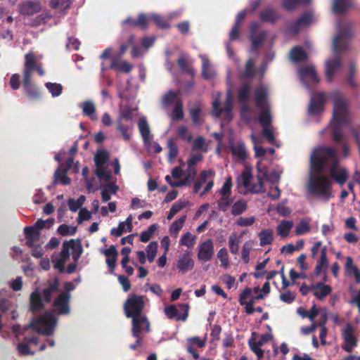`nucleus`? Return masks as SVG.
Masks as SVG:
<instances>
[{
  "label": "nucleus",
  "mask_w": 360,
  "mask_h": 360,
  "mask_svg": "<svg viewBox=\"0 0 360 360\" xmlns=\"http://www.w3.org/2000/svg\"><path fill=\"white\" fill-rule=\"evenodd\" d=\"M353 37L350 25L347 24L341 26L338 25V33L334 37L333 43V49L335 55H339L341 52L346 51L348 47L349 40Z\"/></svg>",
  "instance_id": "39448f33"
},
{
  "label": "nucleus",
  "mask_w": 360,
  "mask_h": 360,
  "mask_svg": "<svg viewBox=\"0 0 360 360\" xmlns=\"http://www.w3.org/2000/svg\"><path fill=\"white\" fill-rule=\"evenodd\" d=\"M131 335L133 337H139L142 332L148 333L150 322L145 314L131 317Z\"/></svg>",
  "instance_id": "6e6552de"
},
{
  "label": "nucleus",
  "mask_w": 360,
  "mask_h": 360,
  "mask_svg": "<svg viewBox=\"0 0 360 360\" xmlns=\"http://www.w3.org/2000/svg\"><path fill=\"white\" fill-rule=\"evenodd\" d=\"M311 0H283L282 7L288 11L295 10L298 6H308L311 4Z\"/></svg>",
  "instance_id": "c9c22d12"
},
{
  "label": "nucleus",
  "mask_w": 360,
  "mask_h": 360,
  "mask_svg": "<svg viewBox=\"0 0 360 360\" xmlns=\"http://www.w3.org/2000/svg\"><path fill=\"white\" fill-rule=\"evenodd\" d=\"M193 266L194 261L191 258L189 252L184 253L176 263V268L184 274L193 269Z\"/></svg>",
  "instance_id": "f3484780"
},
{
  "label": "nucleus",
  "mask_w": 360,
  "mask_h": 360,
  "mask_svg": "<svg viewBox=\"0 0 360 360\" xmlns=\"http://www.w3.org/2000/svg\"><path fill=\"white\" fill-rule=\"evenodd\" d=\"M133 68L132 65L126 60H118L116 58H112L110 65V69L117 70L124 73H129Z\"/></svg>",
  "instance_id": "c756f323"
},
{
  "label": "nucleus",
  "mask_w": 360,
  "mask_h": 360,
  "mask_svg": "<svg viewBox=\"0 0 360 360\" xmlns=\"http://www.w3.org/2000/svg\"><path fill=\"white\" fill-rule=\"evenodd\" d=\"M70 250H72V256L74 262H77L83 252V248L79 240H70Z\"/></svg>",
  "instance_id": "4c0bfd02"
},
{
  "label": "nucleus",
  "mask_w": 360,
  "mask_h": 360,
  "mask_svg": "<svg viewBox=\"0 0 360 360\" xmlns=\"http://www.w3.org/2000/svg\"><path fill=\"white\" fill-rule=\"evenodd\" d=\"M34 71H37L39 76L45 74L41 65L37 62L35 55L30 52L25 55L22 86L25 94L30 98L37 100L40 97V91L39 88L32 83V74Z\"/></svg>",
  "instance_id": "7ed1b4c3"
},
{
  "label": "nucleus",
  "mask_w": 360,
  "mask_h": 360,
  "mask_svg": "<svg viewBox=\"0 0 360 360\" xmlns=\"http://www.w3.org/2000/svg\"><path fill=\"white\" fill-rule=\"evenodd\" d=\"M314 295L319 300H322L332 292V288L325 285L323 282H319L311 285Z\"/></svg>",
  "instance_id": "4be33fe9"
},
{
  "label": "nucleus",
  "mask_w": 360,
  "mask_h": 360,
  "mask_svg": "<svg viewBox=\"0 0 360 360\" xmlns=\"http://www.w3.org/2000/svg\"><path fill=\"white\" fill-rule=\"evenodd\" d=\"M181 310L184 311L182 314L179 313V310L174 304H170L165 308V314L169 319H176L177 321H185L188 316L189 306L188 304H181L179 305Z\"/></svg>",
  "instance_id": "9d476101"
},
{
  "label": "nucleus",
  "mask_w": 360,
  "mask_h": 360,
  "mask_svg": "<svg viewBox=\"0 0 360 360\" xmlns=\"http://www.w3.org/2000/svg\"><path fill=\"white\" fill-rule=\"evenodd\" d=\"M150 20V15H148L145 13H139L136 19L137 27L141 30H145L148 27V22Z\"/></svg>",
  "instance_id": "8fccbe9b"
},
{
  "label": "nucleus",
  "mask_w": 360,
  "mask_h": 360,
  "mask_svg": "<svg viewBox=\"0 0 360 360\" xmlns=\"http://www.w3.org/2000/svg\"><path fill=\"white\" fill-rule=\"evenodd\" d=\"M177 63H178V65H179V69L184 72H186L188 75H190L191 76L193 77L194 75H195V70L194 69L189 65V63H188L187 60L184 58V57H181L178 59V61H177Z\"/></svg>",
  "instance_id": "c03bdc74"
},
{
  "label": "nucleus",
  "mask_w": 360,
  "mask_h": 360,
  "mask_svg": "<svg viewBox=\"0 0 360 360\" xmlns=\"http://www.w3.org/2000/svg\"><path fill=\"white\" fill-rule=\"evenodd\" d=\"M229 246L230 249V252L236 255L239 250V240L237 238L236 234H232L229 238Z\"/></svg>",
  "instance_id": "5fc2aeb1"
},
{
  "label": "nucleus",
  "mask_w": 360,
  "mask_h": 360,
  "mask_svg": "<svg viewBox=\"0 0 360 360\" xmlns=\"http://www.w3.org/2000/svg\"><path fill=\"white\" fill-rule=\"evenodd\" d=\"M41 10V4L39 1H24L19 5V11L21 15H33Z\"/></svg>",
  "instance_id": "f8f14e48"
},
{
  "label": "nucleus",
  "mask_w": 360,
  "mask_h": 360,
  "mask_svg": "<svg viewBox=\"0 0 360 360\" xmlns=\"http://www.w3.org/2000/svg\"><path fill=\"white\" fill-rule=\"evenodd\" d=\"M95 174L101 179H104L105 181H109L111 178V172L110 171H107L104 166L102 167H96L95 170Z\"/></svg>",
  "instance_id": "338daca9"
},
{
  "label": "nucleus",
  "mask_w": 360,
  "mask_h": 360,
  "mask_svg": "<svg viewBox=\"0 0 360 360\" xmlns=\"http://www.w3.org/2000/svg\"><path fill=\"white\" fill-rule=\"evenodd\" d=\"M158 249V243L155 241L150 242L146 248L147 259L149 262H153L155 258Z\"/></svg>",
  "instance_id": "3c124183"
},
{
  "label": "nucleus",
  "mask_w": 360,
  "mask_h": 360,
  "mask_svg": "<svg viewBox=\"0 0 360 360\" xmlns=\"http://www.w3.org/2000/svg\"><path fill=\"white\" fill-rule=\"evenodd\" d=\"M138 127L143 142L145 143H148L151 139V136L150 128L146 119L144 117L140 119L138 123Z\"/></svg>",
  "instance_id": "72a5a7b5"
},
{
  "label": "nucleus",
  "mask_w": 360,
  "mask_h": 360,
  "mask_svg": "<svg viewBox=\"0 0 360 360\" xmlns=\"http://www.w3.org/2000/svg\"><path fill=\"white\" fill-rule=\"evenodd\" d=\"M178 136L179 138L186 142H191L193 136L191 133L188 132V128L185 125L180 126L177 129Z\"/></svg>",
  "instance_id": "13d9d810"
},
{
  "label": "nucleus",
  "mask_w": 360,
  "mask_h": 360,
  "mask_svg": "<svg viewBox=\"0 0 360 360\" xmlns=\"http://www.w3.org/2000/svg\"><path fill=\"white\" fill-rule=\"evenodd\" d=\"M45 86L51 94L53 97L59 96L62 94L63 86L60 84L46 82Z\"/></svg>",
  "instance_id": "49530a36"
},
{
  "label": "nucleus",
  "mask_w": 360,
  "mask_h": 360,
  "mask_svg": "<svg viewBox=\"0 0 360 360\" xmlns=\"http://www.w3.org/2000/svg\"><path fill=\"white\" fill-rule=\"evenodd\" d=\"M70 0H51L50 6L55 9H68L70 7Z\"/></svg>",
  "instance_id": "864d4df0"
},
{
  "label": "nucleus",
  "mask_w": 360,
  "mask_h": 360,
  "mask_svg": "<svg viewBox=\"0 0 360 360\" xmlns=\"http://www.w3.org/2000/svg\"><path fill=\"white\" fill-rule=\"evenodd\" d=\"M256 75L255 62L252 59H249L245 64V71L243 73V78L252 79Z\"/></svg>",
  "instance_id": "37998d69"
},
{
  "label": "nucleus",
  "mask_w": 360,
  "mask_h": 360,
  "mask_svg": "<svg viewBox=\"0 0 360 360\" xmlns=\"http://www.w3.org/2000/svg\"><path fill=\"white\" fill-rule=\"evenodd\" d=\"M68 172L63 170V166L59 167L54 172L53 184L55 185L60 181L63 185H69L71 179L67 176Z\"/></svg>",
  "instance_id": "473e14b6"
},
{
  "label": "nucleus",
  "mask_w": 360,
  "mask_h": 360,
  "mask_svg": "<svg viewBox=\"0 0 360 360\" xmlns=\"http://www.w3.org/2000/svg\"><path fill=\"white\" fill-rule=\"evenodd\" d=\"M117 119L132 123V109L129 107H127L124 108V109L120 110Z\"/></svg>",
  "instance_id": "6e6d98bb"
},
{
  "label": "nucleus",
  "mask_w": 360,
  "mask_h": 360,
  "mask_svg": "<svg viewBox=\"0 0 360 360\" xmlns=\"http://www.w3.org/2000/svg\"><path fill=\"white\" fill-rule=\"evenodd\" d=\"M109 160V153L106 150H98L94 155V162L96 167H102Z\"/></svg>",
  "instance_id": "58836bf2"
},
{
  "label": "nucleus",
  "mask_w": 360,
  "mask_h": 360,
  "mask_svg": "<svg viewBox=\"0 0 360 360\" xmlns=\"http://www.w3.org/2000/svg\"><path fill=\"white\" fill-rule=\"evenodd\" d=\"M313 16L311 13L305 12L300 15L299 18L297 19L293 25L294 30L297 32L299 31L300 27L303 26H307L309 25L312 20Z\"/></svg>",
  "instance_id": "e433bc0d"
},
{
  "label": "nucleus",
  "mask_w": 360,
  "mask_h": 360,
  "mask_svg": "<svg viewBox=\"0 0 360 360\" xmlns=\"http://www.w3.org/2000/svg\"><path fill=\"white\" fill-rule=\"evenodd\" d=\"M82 109L84 115L89 117L91 120L96 121L98 120L96 115V106L91 101H86L79 105Z\"/></svg>",
  "instance_id": "2f4dec72"
},
{
  "label": "nucleus",
  "mask_w": 360,
  "mask_h": 360,
  "mask_svg": "<svg viewBox=\"0 0 360 360\" xmlns=\"http://www.w3.org/2000/svg\"><path fill=\"white\" fill-rule=\"evenodd\" d=\"M179 91H174L172 89L169 90L165 93L161 98V104L163 108H167L172 104L176 105V103L179 100H181L179 97Z\"/></svg>",
  "instance_id": "5701e85b"
},
{
  "label": "nucleus",
  "mask_w": 360,
  "mask_h": 360,
  "mask_svg": "<svg viewBox=\"0 0 360 360\" xmlns=\"http://www.w3.org/2000/svg\"><path fill=\"white\" fill-rule=\"evenodd\" d=\"M259 236L262 246L271 244L274 240L273 231L271 229L263 230L259 233Z\"/></svg>",
  "instance_id": "79ce46f5"
},
{
  "label": "nucleus",
  "mask_w": 360,
  "mask_h": 360,
  "mask_svg": "<svg viewBox=\"0 0 360 360\" xmlns=\"http://www.w3.org/2000/svg\"><path fill=\"white\" fill-rule=\"evenodd\" d=\"M267 36L266 31H261L258 34L250 35V39L252 41L251 49L256 51L264 42Z\"/></svg>",
  "instance_id": "f704fd0d"
},
{
  "label": "nucleus",
  "mask_w": 360,
  "mask_h": 360,
  "mask_svg": "<svg viewBox=\"0 0 360 360\" xmlns=\"http://www.w3.org/2000/svg\"><path fill=\"white\" fill-rule=\"evenodd\" d=\"M353 6L352 0H333V11L336 14L342 15Z\"/></svg>",
  "instance_id": "cd10ccee"
},
{
  "label": "nucleus",
  "mask_w": 360,
  "mask_h": 360,
  "mask_svg": "<svg viewBox=\"0 0 360 360\" xmlns=\"http://www.w3.org/2000/svg\"><path fill=\"white\" fill-rule=\"evenodd\" d=\"M281 18L278 10L273 7H267L259 13V19L263 22L275 24Z\"/></svg>",
  "instance_id": "2eb2a0df"
},
{
  "label": "nucleus",
  "mask_w": 360,
  "mask_h": 360,
  "mask_svg": "<svg viewBox=\"0 0 360 360\" xmlns=\"http://www.w3.org/2000/svg\"><path fill=\"white\" fill-rule=\"evenodd\" d=\"M167 147L169 148L168 160L172 162L178 156L179 148L175 142L171 139L167 141Z\"/></svg>",
  "instance_id": "09e8293b"
},
{
  "label": "nucleus",
  "mask_w": 360,
  "mask_h": 360,
  "mask_svg": "<svg viewBox=\"0 0 360 360\" xmlns=\"http://www.w3.org/2000/svg\"><path fill=\"white\" fill-rule=\"evenodd\" d=\"M57 324V319L51 311H46L43 315L34 320L29 326L24 327L25 330L32 328L39 333L46 336H50L53 334L54 328Z\"/></svg>",
  "instance_id": "20e7f679"
},
{
  "label": "nucleus",
  "mask_w": 360,
  "mask_h": 360,
  "mask_svg": "<svg viewBox=\"0 0 360 360\" xmlns=\"http://www.w3.org/2000/svg\"><path fill=\"white\" fill-rule=\"evenodd\" d=\"M252 249V243L247 241L244 243L242 248V259L245 264H248L250 261V252Z\"/></svg>",
  "instance_id": "69168bd1"
},
{
  "label": "nucleus",
  "mask_w": 360,
  "mask_h": 360,
  "mask_svg": "<svg viewBox=\"0 0 360 360\" xmlns=\"http://www.w3.org/2000/svg\"><path fill=\"white\" fill-rule=\"evenodd\" d=\"M202 76L205 79L213 77V72L210 70V61L205 58L202 60Z\"/></svg>",
  "instance_id": "bf43d9fd"
},
{
  "label": "nucleus",
  "mask_w": 360,
  "mask_h": 360,
  "mask_svg": "<svg viewBox=\"0 0 360 360\" xmlns=\"http://www.w3.org/2000/svg\"><path fill=\"white\" fill-rule=\"evenodd\" d=\"M70 294L63 292L53 302V307L59 315H68L70 312Z\"/></svg>",
  "instance_id": "1a4fd4ad"
},
{
  "label": "nucleus",
  "mask_w": 360,
  "mask_h": 360,
  "mask_svg": "<svg viewBox=\"0 0 360 360\" xmlns=\"http://www.w3.org/2000/svg\"><path fill=\"white\" fill-rule=\"evenodd\" d=\"M59 291V280L58 278H54L52 281L48 282V286L42 291L44 301L45 302H50L53 295Z\"/></svg>",
  "instance_id": "6ab92c4d"
},
{
  "label": "nucleus",
  "mask_w": 360,
  "mask_h": 360,
  "mask_svg": "<svg viewBox=\"0 0 360 360\" xmlns=\"http://www.w3.org/2000/svg\"><path fill=\"white\" fill-rule=\"evenodd\" d=\"M232 110V100L230 93H228L224 108H220V102L216 99L212 103V115L219 117L224 112L227 116L231 115Z\"/></svg>",
  "instance_id": "ddd939ff"
},
{
  "label": "nucleus",
  "mask_w": 360,
  "mask_h": 360,
  "mask_svg": "<svg viewBox=\"0 0 360 360\" xmlns=\"http://www.w3.org/2000/svg\"><path fill=\"white\" fill-rule=\"evenodd\" d=\"M348 178V170L340 165L335 148L321 146L312 150L307 184L308 191L311 195L328 200L333 197L332 181L343 186Z\"/></svg>",
  "instance_id": "f257e3e1"
},
{
  "label": "nucleus",
  "mask_w": 360,
  "mask_h": 360,
  "mask_svg": "<svg viewBox=\"0 0 360 360\" xmlns=\"http://www.w3.org/2000/svg\"><path fill=\"white\" fill-rule=\"evenodd\" d=\"M259 122L264 127H267L271 124V116L269 110L262 112L259 117Z\"/></svg>",
  "instance_id": "0e129e2a"
},
{
  "label": "nucleus",
  "mask_w": 360,
  "mask_h": 360,
  "mask_svg": "<svg viewBox=\"0 0 360 360\" xmlns=\"http://www.w3.org/2000/svg\"><path fill=\"white\" fill-rule=\"evenodd\" d=\"M165 181L173 188L181 187L182 186H190L191 184L188 181V178L185 176V179H181L179 181H172V178L169 175L165 176Z\"/></svg>",
  "instance_id": "e2e57ef3"
},
{
  "label": "nucleus",
  "mask_w": 360,
  "mask_h": 360,
  "mask_svg": "<svg viewBox=\"0 0 360 360\" xmlns=\"http://www.w3.org/2000/svg\"><path fill=\"white\" fill-rule=\"evenodd\" d=\"M252 93L251 84L243 82L238 89V100L240 104H245Z\"/></svg>",
  "instance_id": "393cba45"
},
{
  "label": "nucleus",
  "mask_w": 360,
  "mask_h": 360,
  "mask_svg": "<svg viewBox=\"0 0 360 360\" xmlns=\"http://www.w3.org/2000/svg\"><path fill=\"white\" fill-rule=\"evenodd\" d=\"M183 108L184 105L182 100H179L176 103V105H174V108L172 112V117L173 119L182 120L184 117Z\"/></svg>",
  "instance_id": "de8ad7c7"
},
{
  "label": "nucleus",
  "mask_w": 360,
  "mask_h": 360,
  "mask_svg": "<svg viewBox=\"0 0 360 360\" xmlns=\"http://www.w3.org/2000/svg\"><path fill=\"white\" fill-rule=\"evenodd\" d=\"M333 103V121L331 123V136L333 140L336 143L342 146L343 155L345 157H347L349 153V148L343 136L342 124L347 123L348 121V103L339 94H334Z\"/></svg>",
  "instance_id": "f03ea898"
},
{
  "label": "nucleus",
  "mask_w": 360,
  "mask_h": 360,
  "mask_svg": "<svg viewBox=\"0 0 360 360\" xmlns=\"http://www.w3.org/2000/svg\"><path fill=\"white\" fill-rule=\"evenodd\" d=\"M252 168L246 166L238 177V182L250 193H258L263 191L262 178L257 176V182L252 184Z\"/></svg>",
  "instance_id": "0eeeda50"
},
{
  "label": "nucleus",
  "mask_w": 360,
  "mask_h": 360,
  "mask_svg": "<svg viewBox=\"0 0 360 360\" xmlns=\"http://www.w3.org/2000/svg\"><path fill=\"white\" fill-rule=\"evenodd\" d=\"M45 226H25L24 233L26 238V245L32 248L34 243L39 240V231Z\"/></svg>",
  "instance_id": "dca6fc26"
},
{
  "label": "nucleus",
  "mask_w": 360,
  "mask_h": 360,
  "mask_svg": "<svg viewBox=\"0 0 360 360\" xmlns=\"http://www.w3.org/2000/svg\"><path fill=\"white\" fill-rule=\"evenodd\" d=\"M256 105L259 108H264L266 98L267 90L263 85L258 86L255 90Z\"/></svg>",
  "instance_id": "c85d7f7f"
},
{
  "label": "nucleus",
  "mask_w": 360,
  "mask_h": 360,
  "mask_svg": "<svg viewBox=\"0 0 360 360\" xmlns=\"http://www.w3.org/2000/svg\"><path fill=\"white\" fill-rule=\"evenodd\" d=\"M44 308V304L38 290L33 291L30 296V309L35 314Z\"/></svg>",
  "instance_id": "412c9836"
},
{
  "label": "nucleus",
  "mask_w": 360,
  "mask_h": 360,
  "mask_svg": "<svg viewBox=\"0 0 360 360\" xmlns=\"http://www.w3.org/2000/svg\"><path fill=\"white\" fill-rule=\"evenodd\" d=\"M231 153L236 156L240 160H245L247 158V152L245 146L243 143H239L237 146L231 147Z\"/></svg>",
  "instance_id": "a19ab883"
},
{
  "label": "nucleus",
  "mask_w": 360,
  "mask_h": 360,
  "mask_svg": "<svg viewBox=\"0 0 360 360\" xmlns=\"http://www.w3.org/2000/svg\"><path fill=\"white\" fill-rule=\"evenodd\" d=\"M202 155L201 154H198L190 155L187 160L188 169H186L187 175L186 177L188 178L191 184L193 182L197 174V170L195 167V165L197 164V162L202 160Z\"/></svg>",
  "instance_id": "a211bd4d"
},
{
  "label": "nucleus",
  "mask_w": 360,
  "mask_h": 360,
  "mask_svg": "<svg viewBox=\"0 0 360 360\" xmlns=\"http://www.w3.org/2000/svg\"><path fill=\"white\" fill-rule=\"evenodd\" d=\"M326 96L323 92L314 94L310 101L309 111L311 114H318L323 111L326 103Z\"/></svg>",
  "instance_id": "9b49d317"
},
{
  "label": "nucleus",
  "mask_w": 360,
  "mask_h": 360,
  "mask_svg": "<svg viewBox=\"0 0 360 360\" xmlns=\"http://www.w3.org/2000/svg\"><path fill=\"white\" fill-rule=\"evenodd\" d=\"M233 202V199L230 195H221L217 200V204L219 210L226 212Z\"/></svg>",
  "instance_id": "a18cd8bd"
},
{
  "label": "nucleus",
  "mask_w": 360,
  "mask_h": 360,
  "mask_svg": "<svg viewBox=\"0 0 360 360\" xmlns=\"http://www.w3.org/2000/svg\"><path fill=\"white\" fill-rule=\"evenodd\" d=\"M247 208V202L243 199L238 200L232 205L231 214L234 216L240 215L245 212Z\"/></svg>",
  "instance_id": "ea45409f"
},
{
  "label": "nucleus",
  "mask_w": 360,
  "mask_h": 360,
  "mask_svg": "<svg viewBox=\"0 0 360 360\" xmlns=\"http://www.w3.org/2000/svg\"><path fill=\"white\" fill-rule=\"evenodd\" d=\"M214 255V245L210 239L203 242L199 247L198 258L200 261H210Z\"/></svg>",
  "instance_id": "4468645a"
},
{
  "label": "nucleus",
  "mask_w": 360,
  "mask_h": 360,
  "mask_svg": "<svg viewBox=\"0 0 360 360\" xmlns=\"http://www.w3.org/2000/svg\"><path fill=\"white\" fill-rule=\"evenodd\" d=\"M356 75V68L354 63H351L349 65V75L347 78V80L348 83L349 84L350 86L355 89H360V85H359L356 82L354 81V77Z\"/></svg>",
  "instance_id": "603ef678"
},
{
  "label": "nucleus",
  "mask_w": 360,
  "mask_h": 360,
  "mask_svg": "<svg viewBox=\"0 0 360 360\" xmlns=\"http://www.w3.org/2000/svg\"><path fill=\"white\" fill-rule=\"evenodd\" d=\"M290 59L293 63L304 62L308 59V55L302 46H295L290 51Z\"/></svg>",
  "instance_id": "a878e982"
},
{
  "label": "nucleus",
  "mask_w": 360,
  "mask_h": 360,
  "mask_svg": "<svg viewBox=\"0 0 360 360\" xmlns=\"http://www.w3.org/2000/svg\"><path fill=\"white\" fill-rule=\"evenodd\" d=\"M217 256L221 263V266L224 268H227L229 266V256L227 250L226 248H221L218 251Z\"/></svg>",
  "instance_id": "052dcab7"
},
{
  "label": "nucleus",
  "mask_w": 360,
  "mask_h": 360,
  "mask_svg": "<svg viewBox=\"0 0 360 360\" xmlns=\"http://www.w3.org/2000/svg\"><path fill=\"white\" fill-rule=\"evenodd\" d=\"M232 179L229 176L226 179L222 187L219 191L220 195H230L231 193Z\"/></svg>",
  "instance_id": "680f3d73"
},
{
  "label": "nucleus",
  "mask_w": 360,
  "mask_h": 360,
  "mask_svg": "<svg viewBox=\"0 0 360 360\" xmlns=\"http://www.w3.org/2000/svg\"><path fill=\"white\" fill-rule=\"evenodd\" d=\"M301 77L308 78L313 84L319 82V76L316 74L315 68L313 65L306 66L300 70Z\"/></svg>",
  "instance_id": "7c9ffc66"
},
{
  "label": "nucleus",
  "mask_w": 360,
  "mask_h": 360,
  "mask_svg": "<svg viewBox=\"0 0 360 360\" xmlns=\"http://www.w3.org/2000/svg\"><path fill=\"white\" fill-rule=\"evenodd\" d=\"M327 248L326 246H323L321 250V257L320 259L317 261L314 274L316 276L320 275L322 272H325L328 266V262L327 259Z\"/></svg>",
  "instance_id": "b1692460"
},
{
  "label": "nucleus",
  "mask_w": 360,
  "mask_h": 360,
  "mask_svg": "<svg viewBox=\"0 0 360 360\" xmlns=\"http://www.w3.org/2000/svg\"><path fill=\"white\" fill-rule=\"evenodd\" d=\"M249 346L251 350L257 355L258 360H260L264 356V351L260 347L262 346L257 345V342L253 340H249Z\"/></svg>",
  "instance_id": "774afa93"
},
{
  "label": "nucleus",
  "mask_w": 360,
  "mask_h": 360,
  "mask_svg": "<svg viewBox=\"0 0 360 360\" xmlns=\"http://www.w3.org/2000/svg\"><path fill=\"white\" fill-rule=\"evenodd\" d=\"M145 307L143 295H130L124 304V311L127 318L142 315Z\"/></svg>",
  "instance_id": "423d86ee"
},
{
  "label": "nucleus",
  "mask_w": 360,
  "mask_h": 360,
  "mask_svg": "<svg viewBox=\"0 0 360 360\" xmlns=\"http://www.w3.org/2000/svg\"><path fill=\"white\" fill-rule=\"evenodd\" d=\"M117 131L121 134L124 141H129L131 139V134L129 131L133 129V123L127 124L126 121L116 120Z\"/></svg>",
  "instance_id": "bb28decb"
},
{
  "label": "nucleus",
  "mask_w": 360,
  "mask_h": 360,
  "mask_svg": "<svg viewBox=\"0 0 360 360\" xmlns=\"http://www.w3.org/2000/svg\"><path fill=\"white\" fill-rule=\"evenodd\" d=\"M150 20H153L155 25L161 29L169 28V23L160 15L151 14Z\"/></svg>",
  "instance_id": "4d7b16f0"
},
{
  "label": "nucleus",
  "mask_w": 360,
  "mask_h": 360,
  "mask_svg": "<svg viewBox=\"0 0 360 360\" xmlns=\"http://www.w3.org/2000/svg\"><path fill=\"white\" fill-rule=\"evenodd\" d=\"M341 67L342 61L339 56L326 63V77L329 83L332 82L335 72Z\"/></svg>",
  "instance_id": "aec40b11"
}]
</instances>
